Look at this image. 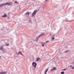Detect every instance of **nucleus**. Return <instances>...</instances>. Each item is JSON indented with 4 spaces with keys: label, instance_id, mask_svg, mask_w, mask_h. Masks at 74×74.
Wrapping results in <instances>:
<instances>
[{
    "label": "nucleus",
    "instance_id": "obj_1",
    "mask_svg": "<svg viewBox=\"0 0 74 74\" xmlns=\"http://www.w3.org/2000/svg\"><path fill=\"white\" fill-rule=\"evenodd\" d=\"M12 4V3L11 2H10V3H2L1 5V6H3V5H11Z\"/></svg>",
    "mask_w": 74,
    "mask_h": 74
},
{
    "label": "nucleus",
    "instance_id": "obj_2",
    "mask_svg": "<svg viewBox=\"0 0 74 74\" xmlns=\"http://www.w3.org/2000/svg\"><path fill=\"white\" fill-rule=\"evenodd\" d=\"M37 13V10H35L33 13L32 15V17H33L36 14V13Z\"/></svg>",
    "mask_w": 74,
    "mask_h": 74
},
{
    "label": "nucleus",
    "instance_id": "obj_3",
    "mask_svg": "<svg viewBox=\"0 0 74 74\" xmlns=\"http://www.w3.org/2000/svg\"><path fill=\"white\" fill-rule=\"evenodd\" d=\"M32 65L34 67H36L37 66V63L35 62H33L32 63Z\"/></svg>",
    "mask_w": 74,
    "mask_h": 74
},
{
    "label": "nucleus",
    "instance_id": "obj_4",
    "mask_svg": "<svg viewBox=\"0 0 74 74\" xmlns=\"http://www.w3.org/2000/svg\"><path fill=\"white\" fill-rule=\"evenodd\" d=\"M56 67H54L53 68V69H51L50 70V71H53L54 70H56Z\"/></svg>",
    "mask_w": 74,
    "mask_h": 74
},
{
    "label": "nucleus",
    "instance_id": "obj_5",
    "mask_svg": "<svg viewBox=\"0 0 74 74\" xmlns=\"http://www.w3.org/2000/svg\"><path fill=\"white\" fill-rule=\"evenodd\" d=\"M16 54H17V55H18L19 54H21L23 56V54H22V52L21 51H19V52L18 53H16Z\"/></svg>",
    "mask_w": 74,
    "mask_h": 74
},
{
    "label": "nucleus",
    "instance_id": "obj_6",
    "mask_svg": "<svg viewBox=\"0 0 74 74\" xmlns=\"http://www.w3.org/2000/svg\"><path fill=\"white\" fill-rule=\"evenodd\" d=\"M0 49L2 50V51H4V49L3 48V47L1 46H0Z\"/></svg>",
    "mask_w": 74,
    "mask_h": 74
},
{
    "label": "nucleus",
    "instance_id": "obj_7",
    "mask_svg": "<svg viewBox=\"0 0 74 74\" xmlns=\"http://www.w3.org/2000/svg\"><path fill=\"white\" fill-rule=\"evenodd\" d=\"M7 14H5L3 15L2 16V17L4 18H5V17H7Z\"/></svg>",
    "mask_w": 74,
    "mask_h": 74
},
{
    "label": "nucleus",
    "instance_id": "obj_8",
    "mask_svg": "<svg viewBox=\"0 0 74 74\" xmlns=\"http://www.w3.org/2000/svg\"><path fill=\"white\" fill-rule=\"evenodd\" d=\"M7 73V72H0L1 74H5Z\"/></svg>",
    "mask_w": 74,
    "mask_h": 74
},
{
    "label": "nucleus",
    "instance_id": "obj_9",
    "mask_svg": "<svg viewBox=\"0 0 74 74\" xmlns=\"http://www.w3.org/2000/svg\"><path fill=\"white\" fill-rule=\"evenodd\" d=\"M31 42H32V43H33V42H35V40L34 39H33L31 40Z\"/></svg>",
    "mask_w": 74,
    "mask_h": 74
},
{
    "label": "nucleus",
    "instance_id": "obj_10",
    "mask_svg": "<svg viewBox=\"0 0 74 74\" xmlns=\"http://www.w3.org/2000/svg\"><path fill=\"white\" fill-rule=\"evenodd\" d=\"M48 68L45 71V74H47V71H48Z\"/></svg>",
    "mask_w": 74,
    "mask_h": 74
},
{
    "label": "nucleus",
    "instance_id": "obj_11",
    "mask_svg": "<svg viewBox=\"0 0 74 74\" xmlns=\"http://www.w3.org/2000/svg\"><path fill=\"white\" fill-rule=\"evenodd\" d=\"M40 60V58H36V60L37 62L39 61V60Z\"/></svg>",
    "mask_w": 74,
    "mask_h": 74
},
{
    "label": "nucleus",
    "instance_id": "obj_12",
    "mask_svg": "<svg viewBox=\"0 0 74 74\" xmlns=\"http://www.w3.org/2000/svg\"><path fill=\"white\" fill-rule=\"evenodd\" d=\"M27 14V15H29V12H27V13H26L25 14V15H26Z\"/></svg>",
    "mask_w": 74,
    "mask_h": 74
},
{
    "label": "nucleus",
    "instance_id": "obj_13",
    "mask_svg": "<svg viewBox=\"0 0 74 74\" xmlns=\"http://www.w3.org/2000/svg\"><path fill=\"white\" fill-rule=\"evenodd\" d=\"M61 74H64V71H62L61 72Z\"/></svg>",
    "mask_w": 74,
    "mask_h": 74
},
{
    "label": "nucleus",
    "instance_id": "obj_14",
    "mask_svg": "<svg viewBox=\"0 0 74 74\" xmlns=\"http://www.w3.org/2000/svg\"><path fill=\"white\" fill-rule=\"evenodd\" d=\"M5 45H6V46H8L9 45V43H8L5 44Z\"/></svg>",
    "mask_w": 74,
    "mask_h": 74
},
{
    "label": "nucleus",
    "instance_id": "obj_15",
    "mask_svg": "<svg viewBox=\"0 0 74 74\" xmlns=\"http://www.w3.org/2000/svg\"><path fill=\"white\" fill-rule=\"evenodd\" d=\"M42 35H44V34L43 33L42 34L39 35V36H42Z\"/></svg>",
    "mask_w": 74,
    "mask_h": 74
},
{
    "label": "nucleus",
    "instance_id": "obj_16",
    "mask_svg": "<svg viewBox=\"0 0 74 74\" xmlns=\"http://www.w3.org/2000/svg\"><path fill=\"white\" fill-rule=\"evenodd\" d=\"M45 43H43V44H42V46H43V47H44V44H45Z\"/></svg>",
    "mask_w": 74,
    "mask_h": 74
},
{
    "label": "nucleus",
    "instance_id": "obj_17",
    "mask_svg": "<svg viewBox=\"0 0 74 74\" xmlns=\"http://www.w3.org/2000/svg\"><path fill=\"white\" fill-rule=\"evenodd\" d=\"M62 70L63 71H66V69H62Z\"/></svg>",
    "mask_w": 74,
    "mask_h": 74
},
{
    "label": "nucleus",
    "instance_id": "obj_18",
    "mask_svg": "<svg viewBox=\"0 0 74 74\" xmlns=\"http://www.w3.org/2000/svg\"><path fill=\"white\" fill-rule=\"evenodd\" d=\"M71 69H74V66L72 67V68H71Z\"/></svg>",
    "mask_w": 74,
    "mask_h": 74
},
{
    "label": "nucleus",
    "instance_id": "obj_19",
    "mask_svg": "<svg viewBox=\"0 0 74 74\" xmlns=\"http://www.w3.org/2000/svg\"><path fill=\"white\" fill-rule=\"evenodd\" d=\"M52 40H55V38H52Z\"/></svg>",
    "mask_w": 74,
    "mask_h": 74
},
{
    "label": "nucleus",
    "instance_id": "obj_20",
    "mask_svg": "<svg viewBox=\"0 0 74 74\" xmlns=\"http://www.w3.org/2000/svg\"><path fill=\"white\" fill-rule=\"evenodd\" d=\"M70 67H73V66L72 65H70Z\"/></svg>",
    "mask_w": 74,
    "mask_h": 74
},
{
    "label": "nucleus",
    "instance_id": "obj_21",
    "mask_svg": "<svg viewBox=\"0 0 74 74\" xmlns=\"http://www.w3.org/2000/svg\"><path fill=\"white\" fill-rule=\"evenodd\" d=\"M48 42V41H47V42H46L45 43H45H47V42Z\"/></svg>",
    "mask_w": 74,
    "mask_h": 74
},
{
    "label": "nucleus",
    "instance_id": "obj_22",
    "mask_svg": "<svg viewBox=\"0 0 74 74\" xmlns=\"http://www.w3.org/2000/svg\"><path fill=\"white\" fill-rule=\"evenodd\" d=\"M15 3H17V1H15Z\"/></svg>",
    "mask_w": 74,
    "mask_h": 74
},
{
    "label": "nucleus",
    "instance_id": "obj_23",
    "mask_svg": "<svg viewBox=\"0 0 74 74\" xmlns=\"http://www.w3.org/2000/svg\"><path fill=\"white\" fill-rule=\"evenodd\" d=\"M68 52V51H65V52Z\"/></svg>",
    "mask_w": 74,
    "mask_h": 74
},
{
    "label": "nucleus",
    "instance_id": "obj_24",
    "mask_svg": "<svg viewBox=\"0 0 74 74\" xmlns=\"http://www.w3.org/2000/svg\"><path fill=\"white\" fill-rule=\"evenodd\" d=\"M30 23H32V22H30Z\"/></svg>",
    "mask_w": 74,
    "mask_h": 74
},
{
    "label": "nucleus",
    "instance_id": "obj_25",
    "mask_svg": "<svg viewBox=\"0 0 74 74\" xmlns=\"http://www.w3.org/2000/svg\"><path fill=\"white\" fill-rule=\"evenodd\" d=\"M46 1H47V0H46Z\"/></svg>",
    "mask_w": 74,
    "mask_h": 74
},
{
    "label": "nucleus",
    "instance_id": "obj_26",
    "mask_svg": "<svg viewBox=\"0 0 74 74\" xmlns=\"http://www.w3.org/2000/svg\"><path fill=\"white\" fill-rule=\"evenodd\" d=\"M38 37H39V36H38Z\"/></svg>",
    "mask_w": 74,
    "mask_h": 74
}]
</instances>
